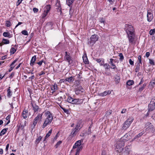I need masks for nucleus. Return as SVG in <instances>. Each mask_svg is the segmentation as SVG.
<instances>
[{
	"instance_id": "47",
	"label": "nucleus",
	"mask_w": 155,
	"mask_h": 155,
	"mask_svg": "<svg viewBox=\"0 0 155 155\" xmlns=\"http://www.w3.org/2000/svg\"><path fill=\"white\" fill-rule=\"evenodd\" d=\"M77 146L78 147H81V140H79L77 141L75 143Z\"/></svg>"
},
{
	"instance_id": "15",
	"label": "nucleus",
	"mask_w": 155,
	"mask_h": 155,
	"mask_svg": "<svg viewBox=\"0 0 155 155\" xmlns=\"http://www.w3.org/2000/svg\"><path fill=\"white\" fill-rule=\"evenodd\" d=\"M84 89L82 87L77 88L75 89V92L76 94H79L83 92Z\"/></svg>"
},
{
	"instance_id": "33",
	"label": "nucleus",
	"mask_w": 155,
	"mask_h": 155,
	"mask_svg": "<svg viewBox=\"0 0 155 155\" xmlns=\"http://www.w3.org/2000/svg\"><path fill=\"white\" fill-rule=\"evenodd\" d=\"M8 130V128H6L3 129L0 133V137L2 135H4L6 133L7 130Z\"/></svg>"
},
{
	"instance_id": "55",
	"label": "nucleus",
	"mask_w": 155,
	"mask_h": 155,
	"mask_svg": "<svg viewBox=\"0 0 155 155\" xmlns=\"http://www.w3.org/2000/svg\"><path fill=\"white\" fill-rule=\"evenodd\" d=\"M150 103L155 104V97L152 99Z\"/></svg>"
},
{
	"instance_id": "34",
	"label": "nucleus",
	"mask_w": 155,
	"mask_h": 155,
	"mask_svg": "<svg viewBox=\"0 0 155 155\" xmlns=\"http://www.w3.org/2000/svg\"><path fill=\"white\" fill-rule=\"evenodd\" d=\"M3 35L5 37H8L9 38L11 37L10 33L8 32H4L3 34Z\"/></svg>"
},
{
	"instance_id": "5",
	"label": "nucleus",
	"mask_w": 155,
	"mask_h": 155,
	"mask_svg": "<svg viewBox=\"0 0 155 155\" xmlns=\"http://www.w3.org/2000/svg\"><path fill=\"white\" fill-rule=\"evenodd\" d=\"M134 118L133 117H131L127 119L124 122L123 128L124 129L126 130L129 127L131 124L132 123L134 120Z\"/></svg>"
},
{
	"instance_id": "57",
	"label": "nucleus",
	"mask_w": 155,
	"mask_h": 155,
	"mask_svg": "<svg viewBox=\"0 0 155 155\" xmlns=\"http://www.w3.org/2000/svg\"><path fill=\"white\" fill-rule=\"evenodd\" d=\"M16 51V50L15 48H11V53H12V54H14Z\"/></svg>"
},
{
	"instance_id": "46",
	"label": "nucleus",
	"mask_w": 155,
	"mask_h": 155,
	"mask_svg": "<svg viewBox=\"0 0 155 155\" xmlns=\"http://www.w3.org/2000/svg\"><path fill=\"white\" fill-rule=\"evenodd\" d=\"M155 33V29H151L149 31V34L150 35H153Z\"/></svg>"
},
{
	"instance_id": "25",
	"label": "nucleus",
	"mask_w": 155,
	"mask_h": 155,
	"mask_svg": "<svg viewBox=\"0 0 155 155\" xmlns=\"http://www.w3.org/2000/svg\"><path fill=\"white\" fill-rule=\"evenodd\" d=\"M51 89L52 91H53L52 93H54L55 91L57 90V85L56 84H54V85H52L51 87Z\"/></svg>"
},
{
	"instance_id": "62",
	"label": "nucleus",
	"mask_w": 155,
	"mask_h": 155,
	"mask_svg": "<svg viewBox=\"0 0 155 155\" xmlns=\"http://www.w3.org/2000/svg\"><path fill=\"white\" fill-rule=\"evenodd\" d=\"M15 73L14 72H12L10 75L9 76V78L10 79H12L14 76Z\"/></svg>"
},
{
	"instance_id": "43",
	"label": "nucleus",
	"mask_w": 155,
	"mask_h": 155,
	"mask_svg": "<svg viewBox=\"0 0 155 155\" xmlns=\"http://www.w3.org/2000/svg\"><path fill=\"white\" fill-rule=\"evenodd\" d=\"M62 141H59L55 145V147L56 148H57L59 146V145L62 143Z\"/></svg>"
},
{
	"instance_id": "30",
	"label": "nucleus",
	"mask_w": 155,
	"mask_h": 155,
	"mask_svg": "<svg viewBox=\"0 0 155 155\" xmlns=\"http://www.w3.org/2000/svg\"><path fill=\"white\" fill-rule=\"evenodd\" d=\"M42 139V137L41 136H39L38 138H37L35 140V144L37 146L38 144L41 141Z\"/></svg>"
},
{
	"instance_id": "63",
	"label": "nucleus",
	"mask_w": 155,
	"mask_h": 155,
	"mask_svg": "<svg viewBox=\"0 0 155 155\" xmlns=\"http://www.w3.org/2000/svg\"><path fill=\"white\" fill-rule=\"evenodd\" d=\"M91 133V129L88 128V130L87 132V133L88 135L90 134Z\"/></svg>"
},
{
	"instance_id": "58",
	"label": "nucleus",
	"mask_w": 155,
	"mask_h": 155,
	"mask_svg": "<svg viewBox=\"0 0 155 155\" xmlns=\"http://www.w3.org/2000/svg\"><path fill=\"white\" fill-rule=\"evenodd\" d=\"M57 12L58 13H59L60 15H61L62 13L61 8H57Z\"/></svg>"
},
{
	"instance_id": "9",
	"label": "nucleus",
	"mask_w": 155,
	"mask_h": 155,
	"mask_svg": "<svg viewBox=\"0 0 155 155\" xmlns=\"http://www.w3.org/2000/svg\"><path fill=\"white\" fill-rule=\"evenodd\" d=\"M65 53V54L64 57L65 59L68 61L69 64H71L72 62V60L70 56V54L67 51H66Z\"/></svg>"
},
{
	"instance_id": "1",
	"label": "nucleus",
	"mask_w": 155,
	"mask_h": 155,
	"mask_svg": "<svg viewBox=\"0 0 155 155\" xmlns=\"http://www.w3.org/2000/svg\"><path fill=\"white\" fill-rule=\"evenodd\" d=\"M45 114L47 117L42 125V127L43 128H45L48 124H50L53 119L52 114L49 111H47Z\"/></svg>"
},
{
	"instance_id": "7",
	"label": "nucleus",
	"mask_w": 155,
	"mask_h": 155,
	"mask_svg": "<svg viewBox=\"0 0 155 155\" xmlns=\"http://www.w3.org/2000/svg\"><path fill=\"white\" fill-rule=\"evenodd\" d=\"M51 8V5H48L45 6L44 12L42 15V18H44L47 16Z\"/></svg>"
},
{
	"instance_id": "8",
	"label": "nucleus",
	"mask_w": 155,
	"mask_h": 155,
	"mask_svg": "<svg viewBox=\"0 0 155 155\" xmlns=\"http://www.w3.org/2000/svg\"><path fill=\"white\" fill-rule=\"evenodd\" d=\"M135 34H129L127 35V37L128 38L129 42L131 44L135 43Z\"/></svg>"
},
{
	"instance_id": "39",
	"label": "nucleus",
	"mask_w": 155,
	"mask_h": 155,
	"mask_svg": "<svg viewBox=\"0 0 155 155\" xmlns=\"http://www.w3.org/2000/svg\"><path fill=\"white\" fill-rule=\"evenodd\" d=\"M74 98L71 97H68L67 99V101L69 103L73 104V101Z\"/></svg>"
},
{
	"instance_id": "61",
	"label": "nucleus",
	"mask_w": 155,
	"mask_h": 155,
	"mask_svg": "<svg viewBox=\"0 0 155 155\" xmlns=\"http://www.w3.org/2000/svg\"><path fill=\"white\" fill-rule=\"evenodd\" d=\"M18 59H16L15 60L10 64V66H13V65L15 64L16 63V62L17 61Z\"/></svg>"
},
{
	"instance_id": "35",
	"label": "nucleus",
	"mask_w": 155,
	"mask_h": 155,
	"mask_svg": "<svg viewBox=\"0 0 155 155\" xmlns=\"http://www.w3.org/2000/svg\"><path fill=\"white\" fill-rule=\"evenodd\" d=\"M140 64H139V63H137L136 66V68L135 69V72H138L140 69Z\"/></svg>"
},
{
	"instance_id": "42",
	"label": "nucleus",
	"mask_w": 155,
	"mask_h": 155,
	"mask_svg": "<svg viewBox=\"0 0 155 155\" xmlns=\"http://www.w3.org/2000/svg\"><path fill=\"white\" fill-rule=\"evenodd\" d=\"M146 84H143V85L141 87H140L139 88V91H142L144 88L145 87V86H146Z\"/></svg>"
},
{
	"instance_id": "3",
	"label": "nucleus",
	"mask_w": 155,
	"mask_h": 155,
	"mask_svg": "<svg viewBox=\"0 0 155 155\" xmlns=\"http://www.w3.org/2000/svg\"><path fill=\"white\" fill-rule=\"evenodd\" d=\"M98 37L97 35H92L90 39H88V45L91 47L93 46L98 40Z\"/></svg>"
},
{
	"instance_id": "27",
	"label": "nucleus",
	"mask_w": 155,
	"mask_h": 155,
	"mask_svg": "<svg viewBox=\"0 0 155 155\" xmlns=\"http://www.w3.org/2000/svg\"><path fill=\"white\" fill-rule=\"evenodd\" d=\"M83 60L85 64H88L89 63V61L87 59V55H85L84 56H83Z\"/></svg>"
},
{
	"instance_id": "18",
	"label": "nucleus",
	"mask_w": 155,
	"mask_h": 155,
	"mask_svg": "<svg viewBox=\"0 0 155 155\" xmlns=\"http://www.w3.org/2000/svg\"><path fill=\"white\" fill-rule=\"evenodd\" d=\"M36 55H34L32 57L30 63L31 66L32 67L33 66L35 62V61L36 60Z\"/></svg>"
},
{
	"instance_id": "22",
	"label": "nucleus",
	"mask_w": 155,
	"mask_h": 155,
	"mask_svg": "<svg viewBox=\"0 0 155 155\" xmlns=\"http://www.w3.org/2000/svg\"><path fill=\"white\" fill-rule=\"evenodd\" d=\"M43 113L41 114H38L36 117L35 118L34 120H35L38 121L41 120L42 119V116Z\"/></svg>"
},
{
	"instance_id": "21",
	"label": "nucleus",
	"mask_w": 155,
	"mask_h": 155,
	"mask_svg": "<svg viewBox=\"0 0 155 155\" xmlns=\"http://www.w3.org/2000/svg\"><path fill=\"white\" fill-rule=\"evenodd\" d=\"M130 148V145L126 146L125 147L123 148V150L124 151V152L129 154Z\"/></svg>"
},
{
	"instance_id": "10",
	"label": "nucleus",
	"mask_w": 155,
	"mask_h": 155,
	"mask_svg": "<svg viewBox=\"0 0 155 155\" xmlns=\"http://www.w3.org/2000/svg\"><path fill=\"white\" fill-rule=\"evenodd\" d=\"M147 21L149 22L151 21L153 18V16L152 12L149 10L147 11Z\"/></svg>"
},
{
	"instance_id": "40",
	"label": "nucleus",
	"mask_w": 155,
	"mask_h": 155,
	"mask_svg": "<svg viewBox=\"0 0 155 155\" xmlns=\"http://www.w3.org/2000/svg\"><path fill=\"white\" fill-rule=\"evenodd\" d=\"M73 78V77L72 76H71V77L66 78L65 80L69 83H71L72 81Z\"/></svg>"
},
{
	"instance_id": "29",
	"label": "nucleus",
	"mask_w": 155,
	"mask_h": 155,
	"mask_svg": "<svg viewBox=\"0 0 155 155\" xmlns=\"http://www.w3.org/2000/svg\"><path fill=\"white\" fill-rule=\"evenodd\" d=\"M82 146L78 147L76 150V153L75 155H79L80 151L82 150Z\"/></svg>"
},
{
	"instance_id": "4",
	"label": "nucleus",
	"mask_w": 155,
	"mask_h": 155,
	"mask_svg": "<svg viewBox=\"0 0 155 155\" xmlns=\"http://www.w3.org/2000/svg\"><path fill=\"white\" fill-rule=\"evenodd\" d=\"M125 145V143L123 141H120L117 142L116 144L115 150L116 151L119 153L122 152L123 150V147Z\"/></svg>"
},
{
	"instance_id": "52",
	"label": "nucleus",
	"mask_w": 155,
	"mask_h": 155,
	"mask_svg": "<svg viewBox=\"0 0 155 155\" xmlns=\"http://www.w3.org/2000/svg\"><path fill=\"white\" fill-rule=\"evenodd\" d=\"M155 84V79L152 81L150 83V85H151L152 87H154V86Z\"/></svg>"
},
{
	"instance_id": "11",
	"label": "nucleus",
	"mask_w": 155,
	"mask_h": 155,
	"mask_svg": "<svg viewBox=\"0 0 155 155\" xmlns=\"http://www.w3.org/2000/svg\"><path fill=\"white\" fill-rule=\"evenodd\" d=\"M31 104L33 107V110L34 113L38 111H40L41 110V109L39 108L38 106L36 104H33V103H31Z\"/></svg>"
},
{
	"instance_id": "37",
	"label": "nucleus",
	"mask_w": 155,
	"mask_h": 155,
	"mask_svg": "<svg viewBox=\"0 0 155 155\" xmlns=\"http://www.w3.org/2000/svg\"><path fill=\"white\" fill-rule=\"evenodd\" d=\"M74 10L72 9V7H71L69 10V15H70V18H71L73 14Z\"/></svg>"
},
{
	"instance_id": "2",
	"label": "nucleus",
	"mask_w": 155,
	"mask_h": 155,
	"mask_svg": "<svg viewBox=\"0 0 155 155\" xmlns=\"http://www.w3.org/2000/svg\"><path fill=\"white\" fill-rule=\"evenodd\" d=\"M82 120H79L78 121L76 127L73 129L71 135H70V136H71V137H73L75 136L76 135L77 132L81 128L80 124L82 123Z\"/></svg>"
},
{
	"instance_id": "45",
	"label": "nucleus",
	"mask_w": 155,
	"mask_h": 155,
	"mask_svg": "<svg viewBox=\"0 0 155 155\" xmlns=\"http://www.w3.org/2000/svg\"><path fill=\"white\" fill-rule=\"evenodd\" d=\"M60 107L61 109H62L67 114H68L69 111L68 110L66 109L65 108H64L61 106H60Z\"/></svg>"
},
{
	"instance_id": "20",
	"label": "nucleus",
	"mask_w": 155,
	"mask_h": 155,
	"mask_svg": "<svg viewBox=\"0 0 155 155\" xmlns=\"http://www.w3.org/2000/svg\"><path fill=\"white\" fill-rule=\"evenodd\" d=\"M114 81L117 84L119 83L120 81V77L119 74L116 75L114 77Z\"/></svg>"
},
{
	"instance_id": "59",
	"label": "nucleus",
	"mask_w": 155,
	"mask_h": 155,
	"mask_svg": "<svg viewBox=\"0 0 155 155\" xmlns=\"http://www.w3.org/2000/svg\"><path fill=\"white\" fill-rule=\"evenodd\" d=\"M82 74V72L81 71H80L79 72V74H77L76 76H77V78H81V74Z\"/></svg>"
},
{
	"instance_id": "60",
	"label": "nucleus",
	"mask_w": 155,
	"mask_h": 155,
	"mask_svg": "<svg viewBox=\"0 0 155 155\" xmlns=\"http://www.w3.org/2000/svg\"><path fill=\"white\" fill-rule=\"evenodd\" d=\"M23 0H18L16 2V6H18L21 3Z\"/></svg>"
},
{
	"instance_id": "48",
	"label": "nucleus",
	"mask_w": 155,
	"mask_h": 155,
	"mask_svg": "<svg viewBox=\"0 0 155 155\" xmlns=\"http://www.w3.org/2000/svg\"><path fill=\"white\" fill-rule=\"evenodd\" d=\"M144 133L143 131L140 133L135 137V138H136L137 137L138 138V137H140L141 136H142L143 135V134H144Z\"/></svg>"
},
{
	"instance_id": "17",
	"label": "nucleus",
	"mask_w": 155,
	"mask_h": 155,
	"mask_svg": "<svg viewBox=\"0 0 155 155\" xmlns=\"http://www.w3.org/2000/svg\"><path fill=\"white\" fill-rule=\"evenodd\" d=\"M111 92L109 90H107L104 91L103 92L100 93L99 95L101 96H105L108 94H111Z\"/></svg>"
},
{
	"instance_id": "28",
	"label": "nucleus",
	"mask_w": 155,
	"mask_h": 155,
	"mask_svg": "<svg viewBox=\"0 0 155 155\" xmlns=\"http://www.w3.org/2000/svg\"><path fill=\"white\" fill-rule=\"evenodd\" d=\"M52 129H51V130L49 131V132L47 134L46 136L45 137V139L43 141L44 142L45 141L46 139L50 136L52 133Z\"/></svg>"
},
{
	"instance_id": "24",
	"label": "nucleus",
	"mask_w": 155,
	"mask_h": 155,
	"mask_svg": "<svg viewBox=\"0 0 155 155\" xmlns=\"http://www.w3.org/2000/svg\"><path fill=\"white\" fill-rule=\"evenodd\" d=\"M114 61V59L112 58H111L110 59V62L109 63L110 64H111L112 67H110V68L113 69H114L116 68V67L115 65V64L113 63V61Z\"/></svg>"
},
{
	"instance_id": "56",
	"label": "nucleus",
	"mask_w": 155,
	"mask_h": 155,
	"mask_svg": "<svg viewBox=\"0 0 155 155\" xmlns=\"http://www.w3.org/2000/svg\"><path fill=\"white\" fill-rule=\"evenodd\" d=\"M38 121L35 120L34 119V120L33 122V128H34L35 127V126H36V124H37L38 122Z\"/></svg>"
},
{
	"instance_id": "14",
	"label": "nucleus",
	"mask_w": 155,
	"mask_h": 155,
	"mask_svg": "<svg viewBox=\"0 0 155 155\" xmlns=\"http://www.w3.org/2000/svg\"><path fill=\"white\" fill-rule=\"evenodd\" d=\"M28 110L25 109L22 113V116L24 119H26L28 116Z\"/></svg>"
},
{
	"instance_id": "44",
	"label": "nucleus",
	"mask_w": 155,
	"mask_h": 155,
	"mask_svg": "<svg viewBox=\"0 0 155 155\" xmlns=\"http://www.w3.org/2000/svg\"><path fill=\"white\" fill-rule=\"evenodd\" d=\"M5 25L7 27H9L11 25V22L9 21H6Z\"/></svg>"
},
{
	"instance_id": "6",
	"label": "nucleus",
	"mask_w": 155,
	"mask_h": 155,
	"mask_svg": "<svg viewBox=\"0 0 155 155\" xmlns=\"http://www.w3.org/2000/svg\"><path fill=\"white\" fill-rule=\"evenodd\" d=\"M126 28L125 29V30L127 35L130 34H134V29L131 25L126 24Z\"/></svg>"
},
{
	"instance_id": "50",
	"label": "nucleus",
	"mask_w": 155,
	"mask_h": 155,
	"mask_svg": "<svg viewBox=\"0 0 155 155\" xmlns=\"http://www.w3.org/2000/svg\"><path fill=\"white\" fill-rule=\"evenodd\" d=\"M112 113V111L111 110H109L108 111H107L106 114V117H107V116H108L110 115Z\"/></svg>"
},
{
	"instance_id": "12",
	"label": "nucleus",
	"mask_w": 155,
	"mask_h": 155,
	"mask_svg": "<svg viewBox=\"0 0 155 155\" xmlns=\"http://www.w3.org/2000/svg\"><path fill=\"white\" fill-rule=\"evenodd\" d=\"M83 100L82 99H74L73 101V104H80L83 103Z\"/></svg>"
},
{
	"instance_id": "53",
	"label": "nucleus",
	"mask_w": 155,
	"mask_h": 155,
	"mask_svg": "<svg viewBox=\"0 0 155 155\" xmlns=\"http://www.w3.org/2000/svg\"><path fill=\"white\" fill-rule=\"evenodd\" d=\"M149 63L150 64L152 65H154L155 64L154 62V61L153 59H149Z\"/></svg>"
},
{
	"instance_id": "54",
	"label": "nucleus",
	"mask_w": 155,
	"mask_h": 155,
	"mask_svg": "<svg viewBox=\"0 0 155 155\" xmlns=\"http://www.w3.org/2000/svg\"><path fill=\"white\" fill-rule=\"evenodd\" d=\"M21 33L23 35H28V31L25 30H23L21 32Z\"/></svg>"
},
{
	"instance_id": "26",
	"label": "nucleus",
	"mask_w": 155,
	"mask_h": 155,
	"mask_svg": "<svg viewBox=\"0 0 155 155\" xmlns=\"http://www.w3.org/2000/svg\"><path fill=\"white\" fill-rule=\"evenodd\" d=\"M10 87H9L7 90V96L8 98H10L12 95V93L11 91Z\"/></svg>"
},
{
	"instance_id": "32",
	"label": "nucleus",
	"mask_w": 155,
	"mask_h": 155,
	"mask_svg": "<svg viewBox=\"0 0 155 155\" xmlns=\"http://www.w3.org/2000/svg\"><path fill=\"white\" fill-rule=\"evenodd\" d=\"M148 131L149 132L152 133L153 134V135H154L155 134V128L153 126H152Z\"/></svg>"
},
{
	"instance_id": "19",
	"label": "nucleus",
	"mask_w": 155,
	"mask_h": 155,
	"mask_svg": "<svg viewBox=\"0 0 155 155\" xmlns=\"http://www.w3.org/2000/svg\"><path fill=\"white\" fill-rule=\"evenodd\" d=\"M155 109V104L150 103L148 105V109L149 111H152Z\"/></svg>"
},
{
	"instance_id": "51",
	"label": "nucleus",
	"mask_w": 155,
	"mask_h": 155,
	"mask_svg": "<svg viewBox=\"0 0 155 155\" xmlns=\"http://www.w3.org/2000/svg\"><path fill=\"white\" fill-rule=\"evenodd\" d=\"M138 60L139 62L137 63H139L140 64H142L141 56V55H139L138 56Z\"/></svg>"
},
{
	"instance_id": "41",
	"label": "nucleus",
	"mask_w": 155,
	"mask_h": 155,
	"mask_svg": "<svg viewBox=\"0 0 155 155\" xmlns=\"http://www.w3.org/2000/svg\"><path fill=\"white\" fill-rule=\"evenodd\" d=\"M119 56L120 57V60L121 61H122L124 59V57L123 54L121 53H120L119 54Z\"/></svg>"
},
{
	"instance_id": "16",
	"label": "nucleus",
	"mask_w": 155,
	"mask_h": 155,
	"mask_svg": "<svg viewBox=\"0 0 155 155\" xmlns=\"http://www.w3.org/2000/svg\"><path fill=\"white\" fill-rule=\"evenodd\" d=\"M153 126L152 124L150 122H147L145 124V127L146 128L147 131L149 130Z\"/></svg>"
},
{
	"instance_id": "38",
	"label": "nucleus",
	"mask_w": 155,
	"mask_h": 155,
	"mask_svg": "<svg viewBox=\"0 0 155 155\" xmlns=\"http://www.w3.org/2000/svg\"><path fill=\"white\" fill-rule=\"evenodd\" d=\"M2 42L4 44H7L9 43L10 42L8 40L3 38L2 39Z\"/></svg>"
},
{
	"instance_id": "13",
	"label": "nucleus",
	"mask_w": 155,
	"mask_h": 155,
	"mask_svg": "<svg viewBox=\"0 0 155 155\" xmlns=\"http://www.w3.org/2000/svg\"><path fill=\"white\" fill-rule=\"evenodd\" d=\"M100 66H103L105 68L106 70H109L110 67L109 64L107 63L104 64V60L103 59V61H102V62L100 64Z\"/></svg>"
},
{
	"instance_id": "31",
	"label": "nucleus",
	"mask_w": 155,
	"mask_h": 155,
	"mask_svg": "<svg viewBox=\"0 0 155 155\" xmlns=\"http://www.w3.org/2000/svg\"><path fill=\"white\" fill-rule=\"evenodd\" d=\"M68 5L70 7H71V5L72 3L73 2L74 0H66Z\"/></svg>"
},
{
	"instance_id": "64",
	"label": "nucleus",
	"mask_w": 155,
	"mask_h": 155,
	"mask_svg": "<svg viewBox=\"0 0 155 155\" xmlns=\"http://www.w3.org/2000/svg\"><path fill=\"white\" fill-rule=\"evenodd\" d=\"M129 62L130 64L131 65H134V62L132 61L131 59H130L129 60Z\"/></svg>"
},
{
	"instance_id": "36",
	"label": "nucleus",
	"mask_w": 155,
	"mask_h": 155,
	"mask_svg": "<svg viewBox=\"0 0 155 155\" xmlns=\"http://www.w3.org/2000/svg\"><path fill=\"white\" fill-rule=\"evenodd\" d=\"M134 84V81L133 80H129L127 82V84L130 86Z\"/></svg>"
},
{
	"instance_id": "49",
	"label": "nucleus",
	"mask_w": 155,
	"mask_h": 155,
	"mask_svg": "<svg viewBox=\"0 0 155 155\" xmlns=\"http://www.w3.org/2000/svg\"><path fill=\"white\" fill-rule=\"evenodd\" d=\"M57 1V2L55 5L57 7V8H61V5L60 1Z\"/></svg>"
},
{
	"instance_id": "23",
	"label": "nucleus",
	"mask_w": 155,
	"mask_h": 155,
	"mask_svg": "<svg viewBox=\"0 0 155 155\" xmlns=\"http://www.w3.org/2000/svg\"><path fill=\"white\" fill-rule=\"evenodd\" d=\"M127 134L125 135L124 136H123V137H122L120 139V141H123L124 142V143H125V141H127L128 140V138H127Z\"/></svg>"
}]
</instances>
